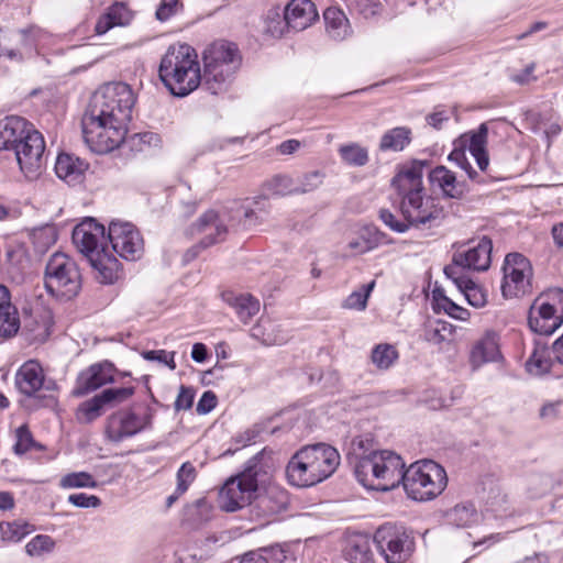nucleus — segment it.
I'll list each match as a JSON object with an SVG mask.
<instances>
[{
  "instance_id": "obj_1",
  "label": "nucleus",
  "mask_w": 563,
  "mask_h": 563,
  "mask_svg": "<svg viewBox=\"0 0 563 563\" xmlns=\"http://www.w3.org/2000/svg\"><path fill=\"white\" fill-rule=\"evenodd\" d=\"M134 104V92L124 82H108L96 90L81 119L87 146L97 154L119 147L125 140Z\"/></svg>"
},
{
  "instance_id": "obj_2",
  "label": "nucleus",
  "mask_w": 563,
  "mask_h": 563,
  "mask_svg": "<svg viewBox=\"0 0 563 563\" xmlns=\"http://www.w3.org/2000/svg\"><path fill=\"white\" fill-rule=\"evenodd\" d=\"M423 168V162L413 161L401 166L391 179L400 213L417 229L439 227L445 218L440 200L426 192Z\"/></svg>"
},
{
  "instance_id": "obj_3",
  "label": "nucleus",
  "mask_w": 563,
  "mask_h": 563,
  "mask_svg": "<svg viewBox=\"0 0 563 563\" xmlns=\"http://www.w3.org/2000/svg\"><path fill=\"white\" fill-rule=\"evenodd\" d=\"M265 198L257 197L252 200L233 201L225 208L222 214L214 210L205 212L190 229L192 235L201 234L200 243L207 247L224 239L227 227L224 221L231 222V225L242 224L250 229L263 223L267 219L268 208Z\"/></svg>"
},
{
  "instance_id": "obj_4",
  "label": "nucleus",
  "mask_w": 563,
  "mask_h": 563,
  "mask_svg": "<svg viewBox=\"0 0 563 563\" xmlns=\"http://www.w3.org/2000/svg\"><path fill=\"white\" fill-rule=\"evenodd\" d=\"M73 242L96 271V278L102 284H113L120 277L121 264L109 251L104 227L92 218L77 224L73 231Z\"/></svg>"
},
{
  "instance_id": "obj_5",
  "label": "nucleus",
  "mask_w": 563,
  "mask_h": 563,
  "mask_svg": "<svg viewBox=\"0 0 563 563\" xmlns=\"http://www.w3.org/2000/svg\"><path fill=\"white\" fill-rule=\"evenodd\" d=\"M338 450L325 443L298 450L286 467L288 482L296 487H310L329 478L340 465Z\"/></svg>"
},
{
  "instance_id": "obj_6",
  "label": "nucleus",
  "mask_w": 563,
  "mask_h": 563,
  "mask_svg": "<svg viewBox=\"0 0 563 563\" xmlns=\"http://www.w3.org/2000/svg\"><path fill=\"white\" fill-rule=\"evenodd\" d=\"M158 74L176 97L188 96L203 81L198 55L188 44L170 45L161 59Z\"/></svg>"
},
{
  "instance_id": "obj_7",
  "label": "nucleus",
  "mask_w": 563,
  "mask_h": 563,
  "mask_svg": "<svg viewBox=\"0 0 563 563\" xmlns=\"http://www.w3.org/2000/svg\"><path fill=\"white\" fill-rule=\"evenodd\" d=\"M405 462L394 451H371L355 463L356 479L367 489L387 492L402 483Z\"/></svg>"
},
{
  "instance_id": "obj_8",
  "label": "nucleus",
  "mask_w": 563,
  "mask_h": 563,
  "mask_svg": "<svg viewBox=\"0 0 563 563\" xmlns=\"http://www.w3.org/2000/svg\"><path fill=\"white\" fill-rule=\"evenodd\" d=\"M264 451L250 459L244 470L225 481L219 492L221 509L233 512L249 506L256 495L258 484L268 476Z\"/></svg>"
},
{
  "instance_id": "obj_9",
  "label": "nucleus",
  "mask_w": 563,
  "mask_h": 563,
  "mask_svg": "<svg viewBox=\"0 0 563 563\" xmlns=\"http://www.w3.org/2000/svg\"><path fill=\"white\" fill-rule=\"evenodd\" d=\"M240 65L241 56L235 44L212 43L203 52L202 86L213 95L225 91Z\"/></svg>"
},
{
  "instance_id": "obj_10",
  "label": "nucleus",
  "mask_w": 563,
  "mask_h": 563,
  "mask_svg": "<svg viewBox=\"0 0 563 563\" xmlns=\"http://www.w3.org/2000/svg\"><path fill=\"white\" fill-rule=\"evenodd\" d=\"M402 486L407 496L417 501L432 500L445 489V470L432 460L417 461L405 471Z\"/></svg>"
},
{
  "instance_id": "obj_11",
  "label": "nucleus",
  "mask_w": 563,
  "mask_h": 563,
  "mask_svg": "<svg viewBox=\"0 0 563 563\" xmlns=\"http://www.w3.org/2000/svg\"><path fill=\"white\" fill-rule=\"evenodd\" d=\"M44 287L58 300H70L81 289V275L76 262L64 253H54L45 266Z\"/></svg>"
},
{
  "instance_id": "obj_12",
  "label": "nucleus",
  "mask_w": 563,
  "mask_h": 563,
  "mask_svg": "<svg viewBox=\"0 0 563 563\" xmlns=\"http://www.w3.org/2000/svg\"><path fill=\"white\" fill-rule=\"evenodd\" d=\"M528 323L536 333L552 334L563 323V290L549 289L536 298L529 310Z\"/></svg>"
},
{
  "instance_id": "obj_13",
  "label": "nucleus",
  "mask_w": 563,
  "mask_h": 563,
  "mask_svg": "<svg viewBox=\"0 0 563 563\" xmlns=\"http://www.w3.org/2000/svg\"><path fill=\"white\" fill-rule=\"evenodd\" d=\"M501 272L500 291L505 299H519L532 292L533 268L523 254L508 253Z\"/></svg>"
},
{
  "instance_id": "obj_14",
  "label": "nucleus",
  "mask_w": 563,
  "mask_h": 563,
  "mask_svg": "<svg viewBox=\"0 0 563 563\" xmlns=\"http://www.w3.org/2000/svg\"><path fill=\"white\" fill-rule=\"evenodd\" d=\"M374 542L386 563H405L415 551V538L404 526L385 523L375 534Z\"/></svg>"
},
{
  "instance_id": "obj_15",
  "label": "nucleus",
  "mask_w": 563,
  "mask_h": 563,
  "mask_svg": "<svg viewBox=\"0 0 563 563\" xmlns=\"http://www.w3.org/2000/svg\"><path fill=\"white\" fill-rule=\"evenodd\" d=\"M488 129L483 123L477 132L465 133L454 141V148L449 155V159L462 168L471 179L475 178L473 170L466 157V151L474 157L481 170H485L489 165V157L486 152Z\"/></svg>"
},
{
  "instance_id": "obj_16",
  "label": "nucleus",
  "mask_w": 563,
  "mask_h": 563,
  "mask_svg": "<svg viewBox=\"0 0 563 563\" xmlns=\"http://www.w3.org/2000/svg\"><path fill=\"white\" fill-rule=\"evenodd\" d=\"M13 151L24 176L31 180L36 179L45 167V142L32 123L19 139Z\"/></svg>"
},
{
  "instance_id": "obj_17",
  "label": "nucleus",
  "mask_w": 563,
  "mask_h": 563,
  "mask_svg": "<svg viewBox=\"0 0 563 563\" xmlns=\"http://www.w3.org/2000/svg\"><path fill=\"white\" fill-rule=\"evenodd\" d=\"M108 240L112 250L126 261H137L144 253V240L130 222L112 221L109 225Z\"/></svg>"
},
{
  "instance_id": "obj_18",
  "label": "nucleus",
  "mask_w": 563,
  "mask_h": 563,
  "mask_svg": "<svg viewBox=\"0 0 563 563\" xmlns=\"http://www.w3.org/2000/svg\"><path fill=\"white\" fill-rule=\"evenodd\" d=\"M152 424V415H137L132 410H120L108 418L106 433L110 441L121 442L131 438Z\"/></svg>"
},
{
  "instance_id": "obj_19",
  "label": "nucleus",
  "mask_w": 563,
  "mask_h": 563,
  "mask_svg": "<svg viewBox=\"0 0 563 563\" xmlns=\"http://www.w3.org/2000/svg\"><path fill=\"white\" fill-rule=\"evenodd\" d=\"M18 390L29 397L37 395L42 389L51 391L56 389L52 379H45L44 371L37 361L30 360L18 369L15 374Z\"/></svg>"
},
{
  "instance_id": "obj_20",
  "label": "nucleus",
  "mask_w": 563,
  "mask_h": 563,
  "mask_svg": "<svg viewBox=\"0 0 563 563\" xmlns=\"http://www.w3.org/2000/svg\"><path fill=\"white\" fill-rule=\"evenodd\" d=\"M493 244L487 238L464 252H456L449 266H457V275H467L465 269L487 271L492 262Z\"/></svg>"
},
{
  "instance_id": "obj_21",
  "label": "nucleus",
  "mask_w": 563,
  "mask_h": 563,
  "mask_svg": "<svg viewBox=\"0 0 563 563\" xmlns=\"http://www.w3.org/2000/svg\"><path fill=\"white\" fill-rule=\"evenodd\" d=\"M112 382L113 366L111 363L92 364L78 375L73 395L81 397Z\"/></svg>"
},
{
  "instance_id": "obj_22",
  "label": "nucleus",
  "mask_w": 563,
  "mask_h": 563,
  "mask_svg": "<svg viewBox=\"0 0 563 563\" xmlns=\"http://www.w3.org/2000/svg\"><path fill=\"white\" fill-rule=\"evenodd\" d=\"M318 16L316 5L310 0H291L284 9L287 27L296 32L309 27Z\"/></svg>"
},
{
  "instance_id": "obj_23",
  "label": "nucleus",
  "mask_w": 563,
  "mask_h": 563,
  "mask_svg": "<svg viewBox=\"0 0 563 563\" xmlns=\"http://www.w3.org/2000/svg\"><path fill=\"white\" fill-rule=\"evenodd\" d=\"M429 180L445 198L460 200L467 191L465 181L459 179L455 173L442 165L434 167L429 173Z\"/></svg>"
},
{
  "instance_id": "obj_24",
  "label": "nucleus",
  "mask_w": 563,
  "mask_h": 563,
  "mask_svg": "<svg viewBox=\"0 0 563 563\" xmlns=\"http://www.w3.org/2000/svg\"><path fill=\"white\" fill-rule=\"evenodd\" d=\"M21 327L18 308L12 302L9 288L0 284V336L11 338Z\"/></svg>"
},
{
  "instance_id": "obj_25",
  "label": "nucleus",
  "mask_w": 563,
  "mask_h": 563,
  "mask_svg": "<svg viewBox=\"0 0 563 563\" xmlns=\"http://www.w3.org/2000/svg\"><path fill=\"white\" fill-rule=\"evenodd\" d=\"M457 266H446L444 268L445 276L455 285L466 298L467 302L473 307H483L486 303V295L483 289L477 286L468 275H457Z\"/></svg>"
},
{
  "instance_id": "obj_26",
  "label": "nucleus",
  "mask_w": 563,
  "mask_h": 563,
  "mask_svg": "<svg viewBox=\"0 0 563 563\" xmlns=\"http://www.w3.org/2000/svg\"><path fill=\"white\" fill-rule=\"evenodd\" d=\"M251 336L265 345H282L290 339L289 331L282 324L264 318L252 327Z\"/></svg>"
},
{
  "instance_id": "obj_27",
  "label": "nucleus",
  "mask_w": 563,
  "mask_h": 563,
  "mask_svg": "<svg viewBox=\"0 0 563 563\" xmlns=\"http://www.w3.org/2000/svg\"><path fill=\"white\" fill-rule=\"evenodd\" d=\"M87 168L88 164L85 161L67 153L59 154L55 163L57 177L67 184L80 183Z\"/></svg>"
},
{
  "instance_id": "obj_28",
  "label": "nucleus",
  "mask_w": 563,
  "mask_h": 563,
  "mask_svg": "<svg viewBox=\"0 0 563 563\" xmlns=\"http://www.w3.org/2000/svg\"><path fill=\"white\" fill-rule=\"evenodd\" d=\"M29 121L15 115L0 120V151L14 150L19 139L29 129Z\"/></svg>"
},
{
  "instance_id": "obj_29",
  "label": "nucleus",
  "mask_w": 563,
  "mask_h": 563,
  "mask_svg": "<svg viewBox=\"0 0 563 563\" xmlns=\"http://www.w3.org/2000/svg\"><path fill=\"white\" fill-rule=\"evenodd\" d=\"M24 329L30 332L31 339L36 342L45 341L51 334V328L53 324L52 314L47 310H42L25 316Z\"/></svg>"
},
{
  "instance_id": "obj_30",
  "label": "nucleus",
  "mask_w": 563,
  "mask_h": 563,
  "mask_svg": "<svg viewBox=\"0 0 563 563\" xmlns=\"http://www.w3.org/2000/svg\"><path fill=\"white\" fill-rule=\"evenodd\" d=\"M224 300L234 309L243 323H247L260 311V301L249 294H228L224 296Z\"/></svg>"
},
{
  "instance_id": "obj_31",
  "label": "nucleus",
  "mask_w": 563,
  "mask_h": 563,
  "mask_svg": "<svg viewBox=\"0 0 563 563\" xmlns=\"http://www.w3.org/2000/svg\"><path fill=\"white\" fill-rule=\"evenodd\" d=\"M551 353H554L553 350L550 351L544 344L536 342V346L526 362L527 372L534 376L549 373L553 363ZM553 355L556 360L555 354Z\"/></svg>"
},
{
  "instance_id": "obj_32",
  "label": "nucleus",
  "mask_w": 563,
  "mask_h": 563,
  "mask_svg": "<svg viewBox=\"0 0 563 563\" xmlns=\"http://www.w3.org/2000/svg\"><path fill=\"white\" fill-rule=\"evenodd\" d=\"M382 243V234L372 225L360 229L357 235L353 238L347 247L353 254H364L376 249Z\"/></svg>"
},
{
  "instance_id": "obj_33",
  "label": "nucleus",
  "mask_w": 563,
  "mask_h": 563,
  "mask_svg": "<svg viewBox=\"0 0 563 563\" xmlns=\"http://www.w3.org/2000/svg\"><path fill=\"white\" fill-rule=\"evenodd\" d=\"M325 31L333 40H343L349 33V22L344 13L336 8H328L324 13Z\"/></svg>"
},
{
  "instance_id": "obj_34",
  "label": "nucleus",
  "mask_w": 563,
  "mask_h": 563,
  "mask_svg": "<svg viewBox=\"0 0 563 563\" xmlns=\"http://www.w3.org/2000/svg\"><path fill=\"white\" fill-rule=\"evenodd\" d=\"M9 51L21 54V56L10 57L11 62L21 63L35 55L26 29L9 32Z\"/></svg>"
},
{
  "instance_id": "obj_35",
  "label": "nucleus",
  "mask_w": 563,
  "mask_h": 563,
  "mask_svg": "<svg viewBox=\"0 0 563 563\" xmlns=\"http://www.w3.org/2000/svg\"><path fill=\"white\" fill-rule=\"evenodd\" d=\"M411 141V131L406 126H397L386 131L379 142L380 151H402Z\"/></svg>"
},
{
  "instance_id": "obj_36",
  "label": "nucleus",
  "mask_w": 563,
  "mask_h": 563,
  "mask_svg": "<svg viewBox=\"0 0 563 563\" xmlns=\"http://www.w3.org/2000/svg\"><path fill=\"white\" fill-rule=\"evenodd\" d=\"M493 351V332L487 330L484 335L475 341L470 351V363L474 369L490 362Z\"/></svg>"
},
{
  "instance_id": "obj_37",
  "label": "nucleus",
  "mask_w": 563,
  "mask_h": 563,
  "mask_svg": "<svg viewBox=\"0 0 563 563\" xmlns=\"http://www.w3.org/2000/svg\"><path fill=\"white\" fill-rule=\"evenodd\" d=\"M456 327L442 320L429 322L424 328V340L429 343L439 345L444 342L453 341Z\"/></svg>"
},
{
  "instance_id": "obj_38",
  "label": "nucleus",
  "mask_w": 563,
  "mask_h": 563,
  "mask_svg": "<svg viewBox=\"0 0 563 563\" xmlns=\"http://www.w3.org/2000/svg\"><path fill=\"white\" fill-rule=\"evenodd\" d=\"M103 402L99 395L81 402L76 410V419L79 423H90L102 416Z\"/></svg>"
},
{
  "instance_id": "obj_39",
  "label": "nucleus",
  "mask_w": 563,
  "mask_h": 563,
  "mask_svg": "<svg viewBox=\"0 0 563 563\" xmlns=\"http://www.w3.org/2000/svg\"><path fill=\"white\" fill-rule=\"evenodd\" d=\"M397 358L398 352L391 344L380 343L372 350L371 360L378 369H388Z\"/></svg>"
},
{
  "instance_id": "obj_40",
  "label": "nucleus",
  "mask_w": 563,
  "mask_h": 563,
  "mask_svg": "<svg viewBox=\"0 0 563 563\" xmlns=\"http://www.w3.org/2000/svg\"><path fill=\"white\" fill-rule=\"evenodd\" d=\"M265 188L274 196L296 195V179L290 175L278 174L266 181Z\"/></svg>"
},
{
  "instance_id": "obj_41",
  "label": "nucleus",
  "mask_w": 563,
  "mask_h": 563,
  "mask_svg": "<svg viewBox=\"0 0 563 563\" xmlns=\"http://www.w3.org/2000/svg\"><path fill=\"white\" fill-rule=\"evenodd\" d=\"M97 486L98 483L95 477L87 472L68 473L59 481V487L63 489L96 488Z\"/></svg>"
},
{
  "instance_id": "obj_42",
  "label": "nucleus",
  "mask_w": 563,
  "mask_h": 563,
  "mask_svg": "<svg viewBox=\"0 0 563 563\" xmlns=\"http://www.w3.org/2000/svg\"><path fill=\"white\" fill-rule=\"evenodd\" d=\"M375 287V280L366 285H362V287L357 290H354L350 294L342 303V307L345 309L363 311L367 307V300Z\"/></svg>"
},
{
  "instance_id": "obj_43",
  "label": "nucleus",
  "mask_w": 563,
  "mask_h": 563,
  "mask_svg": "<svg viewBox=\"0 0 563 563\" xmlns=\"http://www.w3.org/2000/svg\"><path fill=\"white\" fill-rule=\"evenodd\" d=\"M287 496L284 492L271 488L265 496L258 498V506L268 514H277L286 508Z\"/></svg>"
},
{
  "instance_id": "obj_44",
  "label": "nucleus",
  "mask_w": 563,
  "mask_h": 563,
  "mask_svg": "<svg viewBox=\"0 0 563 563\" xmlns=\"http://www.w3.org/2000/svg\"><path fill=\"white\" fill-rule=\"evenodd\" d=\"M434 300L437 301V306L439 309H442L445 313H448L450 317L465 321L470 317L468 310L465 308L456 305L453 302L450 298L444 296L440 290H434L433 292Z\"/></svg>"
},
{
  "instance_id": "obj_45",
  "label": "nucleus",
  "mask_w": 563,
  "mask_h": 563,
  "mask_svg": "<svg viewBox=\"0 0 563 563\" xmlns=\"http://www.w3.org/2000/svg\"><path fill=\"white\" fill-rule=\"evenodd\" d=\"M346 558L351 563H374L369 542L365 539L351 543Z\"/></svg>"
},
{
  "instance_id": "obj_46",
  "label": "nucleus",
  "mask_w": 563,
  "mask_h": 563,
  "mask_svg": "<svg viewBox=\"0 0 563 563\" xmlns=\"http://www.w3.org/2000/svg\"><path fill=\"white\" fill-rule=\"evenodd\" d=\"M339 153L341 158L350 165L363 166L368 161L367 151L355 143L342 145Z\"/></svg>"
},
{
  "instance_id": "obj_47",
  "label": "nucleus",
  "mask_w": 563,
  "mask_h": 563,
  "mask_svg": "<svg viewBox=\"0 0 563 563\" xmlns=\"http://www.w3.org/2000/svg\"><path fill=\"white\" fill-rule=\"evenodd\" d=\"M135 393V388L133 386L129 387H117V388H107L98 394L103 402V406H117L129 398H131Z\"/></svg>"
},
{
  "instance_id": "obj_48",
  "label": "nucleus",
  "mask_w": 563,
  "mask_h": 563,
  "mask_svg": "<svg viewBox=\"0 0 563 563\" xmlns=\"http://www.w3.org/2000/svg\"><path fill=\"white\" fill-rule=\"evenodd\" d=\"M296 179V195H303L311 192L319 188L324 179V174L314 170L306 173Z\"/></svg>"
},
{
  "instance_id": "obj_49",
  "label": "nucleus",
  "mask_w": 563,
  "mask_h": 563,
  "mask_svg": "<svg viewBox=\"0 0 563 563\" xmlns=\"http://www.w3.org/2000/svg\"><path fill=\"white\" fill-rule=\"evenodd\" d=\"M55 548V541L46 534H37L32 538L25 545V552L30 556H42L51 553Z\"/></svg>"
},
{
  "instance_id": "obj_50",
  "label": "nucleus",
  "mask_w": 563,
  "mask_h": 563,
  "mask_svg": "<svg viewBox=\"0 0 563 563\" xmlns=\"http://www.w3.org/2000/svg\"><path fill=\"white\" fill-rule=\"evenodd\" d=\"M30 526L25 522H4L0 525L1 538L7 542H19L30 533Z\"/></svg>"
},
{
  "instance_id": "obj_51",
  "label": "nucleus",
  "mask_w": 563,
  "mask_h": 563,
  "mask_svg": "<svg viewBox=\"0 0 563 563\" xmlns=\"http://www.w3.org/2000/svg\"><path fill=\"white\" fill-rule=\"evenodd\" d=\"M106 12L115 26L129 25L134 16L132 10L124 2H114Z\"/></svg>"
},
{
  "instance_id": "obj_52",
  "label": "nucleus",
  "mask_w": 563,
  "mask_h": 563,
  "mask_svg": "<svg viewBox=\"0 0 563 563\" xmlns=\"http://www.w3.org/2000/svg\"><path fill=\"white\" fill-rule=\"evenodd\" d=\"M275 556V560L282 562L286 556L279 547H272L264 549L262 552H249L243 555L240 563H268L269 558Z\"/></svg>"
},
{
  "instance_id": "obj_53",
  "label": "nucleus",
  "mask_w": 563,
  "mask_h": 563,
  "mask_svg": "<svg viewBox=\"0 0 563 563\" xmlns=\"http://www.w3.org/2000/svg\"><path fill=\"white\" fill-rule=\"evenodd\" d=\"M57 234L53 227H43L32 233V241L37 252H45L56 242Z\"/></svg>"
},
{
  "instance_id": "obj_54",
  "label": "nucleus",
  "mask_w": 563,
  "mask_h": 563,
  "mask_svg": "<svg viewBox=\"0 0 563 563\" xmlns=\"http://www.w3.org/2000/svg\"><path fill=\"white\" fill-rule=\"evenodd\" d=\"M197 477L196 467L190 462H185L176 474L178 494H185Z\"/></svg>"
},
{
  "instance_id": "obj_55",
  "label": "nucleus",
  "mask_w": 563,
  "mask_h": 563,
  "mask_svg": "<svg viewBox=\"0 0 563 563\" xmlns=\"http://www.w3.org/2000/svg\"><path fill=\"white\" fill-rule=\"evenodd\" d=\"M128 143L132 151L144 152L151 146H157L159 137L153 132L136 133L129 137Z\"/></svg>"
},
{
  "instance_id": "obj_56",
  "label": "nucleus",
  "mask_w": 563,
  "mask_h": 563,
  "mask_svg": "<svg viewBox=\"0 0 563 563\" xmlns=\"http://www.w3.org/2000/svg\"><path fill=\"white\" fill-rule=\"evenodd\" d=\"M266 24L267 32H269L273 36H282L284 34L285 27H287L284 13L282 14L279 9H272L267 12Z\"/></svg>"
},
{
  "instance_id": "obj_57",
  "label": "nucleus",
  "mask_w": 563,
  "mask_h": 563,
  "mask_svg": "<svg viewBox=\"0 0 563 563\" xmlns=\"http://www.w3.org/2000/svg\"><path fill=\"white\" fill-rule=\"evenodd\" d=\"M372 448V440L368 437L357 435L352 439L349 448V455L354 456V464L364 455H368Z\"/></svg>"
},
{
  "instance_id": "obj_58",
  "label": "nucleus",
  "mask_w": 563,
  "mask_h": 563,
  "mask_svg": "<svg viewBox=\"0 0 563 563\" xmlns=\"http://www.w3.org/2000/svg\"><path fill=\"white\" fill-rule=\"evenodd\" d=\"M35 445L33 437L26 426L16 429V443L14 451L16 454H24Z\"/></svg>"
},
{
  "instance_id": "obj_59",
  "label": "nucleus",
  "mask_w": 563,
  "mask_h": 563,
  "mask_svg": "<svg viewBox=\"0 0 563 563\" xmlns=\"http://www.w3.org/2000/svg\"><path fill=\"white\" fill-rule=\"evenodd\" d=\"M67 500L78 508H98L101 505V499L98 496L85 493L71 494Z\"/></svg>"
},
{
  "instance_id": "obj_60",
  "label": "nucleus",
  "mask_w": 563,
  "mask_h": 563,
  "mask_svg": "<svg viewBox=\"0 0 563 563\" xmlns=\"http://www.w3.org/2000/svg\"><path fill=\"white\" fill-rule=\"evenodd\" d=\"M210 551H202L197 547L188 548L179 553V561L181 563H203L211 558Z\"/></svg>"
},
{
  "instance_id": "obj_61",
  "label": "nucleus",
  "mask_w": 563,
  "mask_h": 563,
  "mask_svg": "<svg viewBox=\"0 0 563 563\" xmlns=\"http://www.w3.org/2000/svg\"><path fill=\"white\" fill-rule=\"evenodd\" d=\"M179 8V0H161L155 16L158 21L165 22L175 15Z\"/></svg>"
},
{
  "instance_id": "obj_62",
  "label": "nucleus",
  "mask_w": 563,
  "mask_h": 563,
  "mask_svg": "<svg viewBox=\"0 0 563 563\" xmlns=\"http://www.w3.org/2000/svg\"><path fill=\"white\" fill-rule=\"evenodd\" d=\"M26 31L35 54L38 52V48L45 46L51 38V34L40 26L32 25L26 27Z\"/></svg>"
},
{
  "instance_id": "obj_63",
  "label": "nucleus",
  "mask_w": 563,
  "mask_h": 563,
  "mask_svg": "<svg viewBox=\"0 0 563 563\" xmlns=\"http://www.w3.org/2000/svg\"><path fill=\"white\" fill-rule=\"evenodd\" d=\"M379 219L393 231L398 233H405L409 229V223L405 221L397 220L395 214L391 213L387 209H382L379 211Z\"/></svg>"
},
{
  "instance_id": "obj_64",
  "label": "nucleus",
  "mask_w": 563,
  "mask_h": 563,
  "mask_svg": "<svg viewBox=\"0 0 563 563\" xmlns=\"http://www.w3.org/2000/svg\"><path fill=\"white\" fill-rule=\"evenodd\" d=\"M195 394L190 387L181 385L179 393L174 404L176 411L188 410L191 408L194 402Z\"/></svg>"
}]
</instances>
